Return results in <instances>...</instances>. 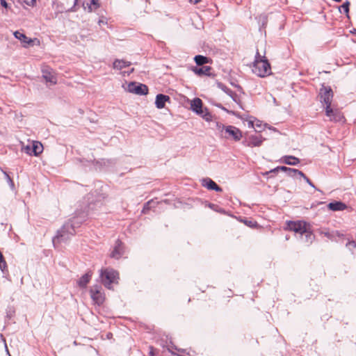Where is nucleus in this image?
<instances>
[{
	"label": "nucleus",
	"instance_id": "nucleus-27",
	"mask_svg": "<svg viewBox=\"0 0 356 356\" xmlns=\"http://www.w3.org/2000/svg\"><path fill=\"white\" fill-rule=\"evenodd\" d=\"M289 169V168L286 167V166H278V167L267 172L266 174L276 173V172H279L280 170L287 172Z\"/></svg>",
	"mask_w": 356,
	"mask_h": 356
},
{
	"label": "nucleus",
	"instance_id": "nucleus-30",
	"mask_svg": "<svg viewBox=\"0 0 356 356\" xmlns=\"http://www.w3.org/2000/svg\"><path fill=\"white\" fill-rule=\"evenodd\" d=\"M98 1L99 0L90 1V5L89 6V10L90 12L99 7Z\"/></svg>",
	"mask_w": 356,
	"mask_h": 356
},
{
	"label": "nucleus",
	"instance_id": "nucleus-18",
	"mask_svg": "<svg viewBox=\"0 0 356 356\" xmlns=\"http://www.w3.org/2000/svg\"><path fill=\"white\" fill-rule=\"evenodd\" d=\"M300 161L298 158L293 156H284L280 159L281 163L290 165H296Z\"/></svg>",
	"mask_w": 356,
	"mask_h": 356
},
{
	"label": "nucleus",
	"instance_id": "nucleus-47",
	"mask_svg": "<svg viewBox=\"0 0 356 356\" xmlns=\"http://www.w3.org/2000/svg\"><path fill=\"white\" fill-rule=\"evenodd\" d=\"M169 352H171V353H173V351H172L170 349H168Z\"/></svg>",
	"mask_w": 356,
	"mask_h": 356
},
{
	"label": "nucleus",
	"instance_id": "nucleus-16",
	"mask_svg": "<svg viewBox=\"0 0 356 356\" xmlns=\"http://www.w3.org/2000/svg\"><path fill=\"white\" fill-rule=\"evenodd\" d=\"M170 98L169 96L163 94H158L156 96L155 105L157 108H163L165 107V104L170 102Z\"/></svg>",
	"mask_w": 356,
	"mask_h": 356
},
{
	"label": "nucleus",
	"instance_id": "nucleus-20",
	"mask_svg": "<svg viewBox=\"0 0 356 356\" xmlns=\"http://www.w3.org/2000/svg\"><path fill=\"white\" fill-rule=\"evenodd\" d=\"M211 70L209 66H202L200 67H194L193 71L197 75H209L210 70Z\"/></svg>",
	"mask_w": 356,
	"mask_h": 356
},
{
	"label": "nucleus",
	"instance_id": "nucleus-34",
	"mask_svg": "<svg viewBox=\"0 0 356 356\" xmlns=\"http://www.w3.org/2000/svg\"><path fill=\"white\" fill-rule=\"evenodd\" d=\"M229 97L233 99V101L238 104L239 98L235 92L233 91L232 94H231Z\"/></svg>",
	"mask_w": 356,
	"mask_h": 356
},
{
	"label": "nucleus",
	"instance_id": "nucleus-24",
	"mask_svg": "<svg viewBox=\"0 0 356 356\" xmlns=\"http://www.w3.org/2000/svg\"><path fill=\"white\" fill-rule=\"evenodd\" d=\"M194 60L197 65H203L209 62V58L202 55L195 56Z\"/></svg>",
	"mask_w": 356,
	"mask_h": 356
},
{
	"label": "nucleus",
	"instance_id": "nucleus-31",
	"mask_svg": "<svg viewBox=\"0 0 356 356\" xmlns=\"http://www.w3.org/2000/svg\"><path fill=\"white\" fill-rule=\"evenodd\" d=\"M349 6H350V2L349 1H346L344 2L341 6V8L343 9V12L348 15V13H349Z\"/></svg>",
	"mask_w": 356,
	"mask_h": 356
},
{
	"label": "nucleus",
	"instance_id": "nucleus-44",
	"mask_svg": "<svg viewBox=\"0 0 356 356\" xmlns=\"http://www.w3.org/2000/svg\"><path fill=\"white\" fill-rule=\"evenodd\" d=\"M152 350L150 351V354L153 355V351H152V348H151Z\"/></svg>",
	"mask_w": 356,
	"mask_h": 356
},
{
	"label": "nucleus",
	"instance_id": "nucleus-13",
	"mask_svg": "<svg viewBox=\"0 0 356 356\" xmlns=\"http://www.w3.org/2000/svg\"><path fill=\"white\" fill-rule=\"evenodd\" d=\"M90 296L92 300L97 305H101L104 302V296L100 292L98 286H94L90 289Z\"/></svg>",
	"mask_w": 356,
	"mask_h": 356
},
{
	"label": "nucleus",
	"instance_id": "nucleus-23",
	"mask_svg": "<svg viewBox=\"0 0 356 356\" xmlns=\"http://www.w3.org/2000/svg\"><path fill=\"white\" fill-rule=\"evenodd\" d=\"M158 204V202L154 201V200H151L148 201L143 207V213H146L147 211L150 210L152 208L156 207V204Z\"/></svg>",
	"mask_w": 356,
	"mask_h": 356
},
{
	"label": "nucleus",
	"instance_id": "nucleus-11",
	"mask_svg": "<svg viewBox=\"0 0 356 356\" xmlns=\"http://www.w3.org/2000/svg\"><path fill=\"white\" fill-rule=\"evenodd\" d=\"M42 77L45 79L46 82L51 85H54L57 83L56 76L51 68L46 67L42 69Z\"/></svg>",
	"mask_w": 356,
	"mask_h": 356
},
{
	"label": "nucleus",
	"instance_id": "nucleus-25",
	"mask_svg": "<svg viewBox=\"0 0 356 356\" xmlns=\"http://www.w3.org/2000/svg\"><path fill=\"white\" fill-rule=\"evenodd\" d=\"M286 174L289 177H295L297 175H298L300 177L304 176V173L302 171L297 170V169L291 168H289Z\"/></svg>",
	"mask_w": 356,
	"mask_h": 356
},
{
	"label": "nucleus",
	"instance_id": "nucleus-2",
	"mask_svg": "<svg viewBox=\"0 0 356 356\" xmlns=\"http://www.w3.org/2000/svg\"><path fill=\"white\" fill-rule=\"evenodd\" d=\"M254 74L260 77H265L271 72L270 65L267 59L254 60L252 66Z\"/></svg>",
	"mask_w": 356,
	"mask_h": 356
},
{
	"label": "nucleus",
	"instance_id": "nucleus-21",
	"mask_svg": "<svg viewBox=\"0 0 356 356\" xmlns=\"http://www.w3.org/2000/svg\"><path fill=\"white\" fill-rule=\"evenodd\" d=\"M131 65V63L124 60H119L116 59L113 63V67L114 69L122 70L126 67H128Z\"/></svg>",
	"mask_w": 356,
	"mask_h": 356
},
{
	"label": "nucleus",
	"instance_id": "nucleus-41",
	"mask_svg": "<svg viewBox=\"0 0 356 356\" xmlns=\"http://www.w3.org/2000/svg\"><path fill=\"white\" fill-rule=\"evenodd\" d=\"M248 126H249L250 127H254V122H253V121H252V120H250V121L248 122Z\"/></svg>",
	"mask_w": 356,
	"mask_h": 356
},
{
	"label": "nucleus",
	"instance_id": "nucleus-46",
	"mask_svg": "<svg viewBox=\"0 0 356 356\" xmlns=\"http://www.w3.org/2000/svg\"><path fill=\"white\" fill-rule=\"evenodd\" d=\"M256 126H257V127H259L260 125L259 124V123H257V124H256Z\"/></svg>",
	"mask_w": 356,
	"mask_h": 356
},
{
	"label": "nucleus",
	"instance_id": "nucleus-10",
	"mask_svg": "<svg viewBox=\"0 0 356 356\" xmlns=\"http://www.w3.org/2000/svg\"><path fill=\"white\" fill-rule=\"evenodd\" d=\"M124 253V247L122 241L118 239L115 241L113 250L110 254L111 258L119 259Z\"/></svg>",
	"mask_w": 356,
	"mask_h": 356
},
{
	"label": "nucleus",
	"instance_id": "nucleus-8",
	"mask_svg": "<svg viewBox=\"0 0 356 356\" xmlns=\"http://www.w3.org/2000/svg\"><path fill=\"white\" fill-rule=\"evenodd\" d=\"M223 129L225 130V134L228 135L225 136V137L227 138H232L234 140L238 141L241 140V138L243 136L241 130L234 126H223Z\"/></svg>",
	"mask_w": 356,
	"mask_h": 356
},
{
	"label": "nucleus",
	"instance_id": "nucleus-43",
	"mask_svg": "<svg viewBox=\"0 0 356 356\" xmlns=\"http://www.w3.org/2000/svg\"><path fill=\"white\" fill-rule=\"evenodd\" d=\"M178 350H179V352H181V353H185V352H186V350H184V349H179Z\"/></svg>",
	"mask_w": 356,
	"mask_h": 356
},
{
	"label": "nucleus",
	"instance_id": "nucleus-36",
	"mask_svg": "<svg viewBox=\"0 0 356 356\" xmlns=\"http://www.w3.org/2000/svg\"><path fill=\"white\" fill-rule=\"evenodd\" d=\"M24 2L29 6H34L35 4V0H24Z\"/></svg>",
	"mask_w": 356,
	"mask_h": 356
},
{
	"label": "nucleus",
	"instance_id": "nucleus-45",
	"mask_svg": "<svg viewBox=\"0 0 356 356\" xmlns=\"http://www.w3.org/2000/svg\"><path fill=\"white\" fill-rule=\"evenodd\" d=\"M26 149H27V152L29 150V146H26Z\"/></svg>",
	"mask_w": 356,
	"mask_h": 356
},
{
	"label": "nucleus",
	"instance_id": "nucleus-14",
	"mask_svg": "<svg viewBox=\"0 0 356 356\" xmlns=\"http://www.w3.org/2000/svg\"><path fill=\"white\" fill-rule=\"evenodd\" d=\"M330 110L331 113H327L325 111L326 115L330 118V121L333 122H341L343 120V115L338 109H333L331 106H330Z\"/></svg>",
	"mask_w": 356,
	"mask_h": 356
},
{
	"label": "nucleus",
	"instance_id": "nucleus-40",
	"mask_svg": "<svg viewBox=\"0 0 356 356\" xmlns=\"http://www.w3.org/2000/svg\"><path fill=\"white\" fill-rule=\"evenodd\" d=\"M200 1V0H189V2L193 4H197Z\"/></svg>",
	"mask_w": 356,
	"mask_h": 356
},
{
	"label": "nucleus",
	"instance_id": "nucleus-9",
	"mask_svg": "<svg viewBox=\"0 0 356 356\" xmlns=\"http://www.w3.org/2000/svg\"><path fill=\"white\" fill-rule=\"evenodd\" d=\"M263 139L261 138V136L251 135L248 137L245 138L242 143L244 146L252 147H259L260 145H261Z\"/></svg>",
	"mask_w": 356,
	"mask_h": 356
},
{
	"label": "nucleus",
	"instance_id": "nucleus-17",
	"mask_svg": "<svg viewBox=\"0 0 356 356\" xmlns=\"http://www.w3.org/2000/svg\"><path fill=\"white\" fill-rule=\"evenodd\" d=\"M327 208L334 211H343L347 208V205L341 201H334L327 204Z\"/></svg>",
	"mask_w": 356,
	"mask_h": 356
},
{
	"label": "nucleus",
	"instance_id": "nucleus-33",
	"mask_svg": "<svg viewBox=\"0 0 356 356\" xmlns=\"http://www.w3.org/2000/svg\"><path fill=\"white\" fill-rule=\"evenodd\" d=\"M346 246L349 248L350 250L353 251V250L355 248L356 249V242H355L354 241H349L347 244H346Z\"/></svg>",
	"mask_w": 356,
	"mask_h": 356
},
{
	"label": "nucleus",
	"instance_id": "nucleus-48",
	"mask_svg": "<svg viewBox=\"0 0 356 356\" xmlns=\"http://www.w3.org/2000/svg\"><path fill=\"white\" fill-rule=\"evenodd\" d=\"M169 352H171V353H173V351H172L170 349H168Z\"/></svg>",
	"mask_w": 356,
	"mask_h": 356
},
{
	"label": "nucleus",
	"instance_id": "nucleus-32",
	"mask_svg": "<svg viewBox=\"0 0 356 356\" xmlns=\"http://www.w3.org/2000/svg\"><path fill=\"white\" fill-rule=\"evenodd\" d=\"M3 174L5 175L6 179L10 186L13 188L14 187V183L11 177L9 176V175L3 171Z\"/></svg>",
	"mask_w": 356,
	"mask_h": 356
},
{
	"label": "nucleus",
	"instance_id": "nucleus-29",
	"mask_svg": "<svg viewBox=\"0 0 356 356\" xmlns=\"http://www.w3.org/2000/svg\"><path fill=\"white\" fill-rule=\"evenodd\" d=\"M218 86L219 88L223 90L226 94H227L229 96L232 94V90L231 89H229V88H227V86H225V85L222 84V83H219L218 84Z\"/></svg>",
	"mask_w": 356,
	"mask_h": 356
},
{
	"label": "nucleus",
	"instance_id": "nucleus-22",
	"mask_svg": "<svg viewBox=\"0 0 356 356\" xmlns=\"http://www.w3.org/2000/svg\"><path fill=\"white\" fill-rule=\"evenodd\" d=\"M314 234L309 231L308 228H306V232L303 233V236H301V239L307 243H312L314 240Z\"/></svg>",
	"mask_w": 356,
	"mask_h": 356
},
{
	"label": "nucleus",
	"instance_id": "nucleus-15",
	"mask_svg": "<svg viewBox=\"0 0 356 356\" xmlns=\"http://www.w3.org/2000/svg\"><path fill=\"white\" fill-rule=\"evenodd\" d=\"M202 185L209 190L221 192L222 189L210 178H204L202 180Z\"/></svg>",
	"mask_w": 356,
	"mask_h": 356
},
{
	"label": "nucleus",
	"instance_id": "nucleus-12",
	"mask_svg": "<svg viewBox=\"0 0 356 356\" xmlns=\"http://www.w3.org/2000/svg\"><path fill=\"white\" fill-rule=\"evenodd\" d=\"M15 38L20 40L24 47H28L33 44V40L28 38L24 33L19 31H16L13 33Z\"/></svg>",
	"mask_w": 356,
	"mask_h": 356
},
{
	"label": "nucleus",
	"instance_id": "nucleus-35",
	"mask_svg": "<svg viewBox=\"0 0 356 356\" xmlns=\"http://www.w3.org/2000/svg\"><path fill=\"white\" fill-rule=\"evenodd\" d=\"M301 177H302L307 183H308V184L309 186H311L313 188H315L314 184L310 181V179L304 174V176H301Z\"/></svg>",
	"mask_w": 356,
	"mask_h": 356
},
{
	"label": "nucleus",
	"instance_id": "nucleus-39",
	"mask_svg": "<svg viewBox=\"0 0 356 356\" xmlns=\"http://www.w3.org/2000/svg\"><path fill=\"white\" fill-rule=\"evenodd\" d=\"M92 208L91 207V205L90 204L87 207V208L85 209L84 211H83V213H89V211L90 209H92Z\"/></svg>",
	"mask_w": 356,
	"mask_h": 356
},
{
	"label": "nucleus",
	"instance_id": "nucleus-28",
	"mask_svg": "<svg viewBox=\"0 0 356 356\" xmlns=\"http://www.w3.org/2000/svg\"><path fill=\"white\" fill-rule=\"evenodd\" d=\"M0 269L4 272L7 270V264L4 259L2 253L0 252Z\"/></svg>",
	"mask_w": 356,
	"mask_h": 356
},
{
	"label": "nucleus",
	"instance_id": "nucleus-38",
	"mask_svg": "<svg viewBox=\"0 0 356 356\" xmlns=\"http://www.w3.org/2000/svg\"><path fill=\"white\" fill-rule=\"evenodd\" d=\"M0 3H1V5L3 7H4V8H8V3H7V2H6V0H0Z\"/></svg>",
	"mask_w": 356,
	"mask_h": 356
},
{
	"label": "nucleus",
	"instance_id": "nucleus-7",
	"mask_svg": "<svg viewBox=\"0 0 356 356\" xmlns=\"http://www.w3.org/2000/svg\"><path fill=\"white\" fill-rule=\"evenodd\" d=\"M127 90L131 93L143 95L147 94L148 88L146 85L143 83H136L135 82H131L127 86Z\"/></svg>",
	"mask_w": 356,
	"mask_h": 356
},
{
	"label": "nucleus",
	"instance_id": "nucleus-3",
	"mask_svg": "<svg viewBox=\"0 0 356 356\" xmlns=\"http://www.w3.org/2000/svg\"><path fill=\"white\" fill-rule=\"evenodd\" d=\"M202 101L200 98H195L191 104V110L197 115L202 117L206 121L212 120V116L207 108H203Z\"/></svg>",
	"mask_w": 356,
	"mask_h": 356
},
{
	"label": "nucleus",
	"instance_id": "nucleus-42",
	"mask_svg": "<svg viewBox=\"0 0 356 356\" xmlns=\"http://www.w3.org/2000/svg\"><path fill=\"white\" fill-rule=\"evenodd\" d=\"M4 342H6V340L3 339ZM5 348H6V353L8 355V356H11L10 354L9 353V351H8V347H7V345H6V343H5Z\"/></svg>",
	"mask_w": 356,
	"mask_h": 356
},
{
	"label": "nucleus",
	"instance_id": "nucleus-1",
	"mask_svg": "<svg viewBox=\"0 0 356 356\" xmlns=\"http://www.w3.org/2000/svg\"><path fill=\"white\" fill-rule=\"evenodd\" d=\"M86 215L79 217H74L65 222L60 230L58 231L57 234L53 238V244L56 248L58 243L60 242H66L70 239L71 236L75 234V228L78 227L82 222L85 220Z\"/></svg>",
	"mask_w": 356,
	"mask_h": 356
},
{
	"label": "nucleus",
	"instance_id": "nucleus-4",
	"mask_svg": "<svg viewBox=\"0 0 356 356\" xmlns=\"http://www.w3.org/2000/svg\"><path fill=\"white\" fill-rule=\"evenodd\" d=\"M100 276L104 285L108 288H111V284L114 283L118 278V273L113 270L106 268L105 270H101Z\"/></svg>",
	"mask_w": 356,
	"mask_h": 356
},
{
	"label": "nucleus",
	"instance_id": "nucleus-19",
	"mask_svg": "<svg viewBox=\"0 0 356 356\" xmlns=\"http://www.w3.org/2000/svg\"><path fill=\"white\" fill-rule=\"evenodd\" d=\"M91 277L92 273L90 272L86 273L77 281V284L81 288H85L90 282Z\"/></svg>",
	"mask_w": 356,
	"mask_h": 356
},
{
	"label": "nucleus",
	"instance_id": "nucleus-37",
	"mask_svg": "<svg viewBox=\"0 0 356 356\" xmlns=\"http://www.w3.org/2000/svg\"><path fill=\"white\" fill-rule=\"evenodd\" d=\"M260 59H266L265 56H261L259 52L257 51L255 55L254 60H260Z\"/></svg>",
	"mask_w": 356,
	"mask_h": 356
},
{
	"label": "nucleus",
	"instance_id": "nucleus-49",
	"mask_svg": "<svg viewBox=\"0 0 356 356\" xmlns=\"http://www.w3.org/2000/svg\"><path fill=\"white\" fill-rule=\"evenodd\" d=\"M177 356H179V355H177Z\"/></svg>",
	"mask_w": 356,
	"mask_h": 356
},
{
	"label": "nucleus",
	"instance_id": "nucleus-5",
	"mask_svg": "<svg viewBox=\"0 0 356 356\" xmlns=\"http://www.w3.org/2000/svg\"><path fill=\"white\" fill-rule=\"evenodd\" d=\"M333 97V92L330 87L323 86V88L320 90V98L321 102L325 105V111L327 113H331L330 110V106H331L332 101Z\"/></svg>",
	"mask_w": 356,
	"mask_h": 356
},
{
	"label": "nucleus",
	"instance_id": "nucleus-26",
	"mask_svg": "<svg viewBox=\"0 0 356 356\" xmlns=\"http://www.w3.org/2000/svg\"><path fill=\"white\" fill-rule=\"evenodd\" d=\"M42 146L40 143H33L32 151L34 155L37 156L42 152Z\"/></svg>",
	"mask_w": 356,
	"mask_h": 356
},
{
	"label": "nucleus",
	"instance_id": "nucleus-6",
	"mask_svg": "<svg viewBox=\"0 0 356 356\" xmlns=\"http://www.w3.org/2000/svg\"><path fill=\"white\" fill-rule=\"evenodd\" d=\"M307 224L305 221H288L286 223V229L294 232L296 234L303 236V233L306 232Z\"/></svg>",
	"mask_w": 356,
	"mask_h": 356
}]
</instances>
